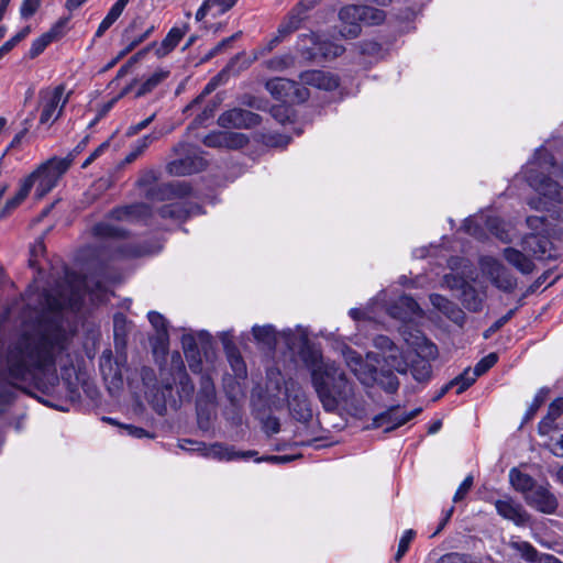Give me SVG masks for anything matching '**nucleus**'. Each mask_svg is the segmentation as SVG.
Wrapping results in <instances>:
<instances>
[{
    "label": "nucleus",
    "instance_id": "17",
    "mask_svg": "<svg viewBox=\"0 0 563 563\" xmlns=\"http://www.w3.org/2000/svg\"><path fill=\"white\" fill-rule=\"evenodd\" d=\"M398 411L399 406L390 407L388 410L374 418L373 427L382 428L384 432H390L415 418L421 409L417 408L405 415H398Z\"/></svg>",
    "mask_w": 563,
    "mask_h": 563
},
{
    "label": "nucleus",
    "instance_id": "25",
    "mask_svg": "<svg viewBox=\"0 0 563 563\" xmlns=\"http://www.w3.org/2000/svg\"><path fill=\"white\" fill-rule=\"evenodd\" d=\"M418 303L410 296H400L397 301L388 308V313L402 321L410 319L412 316L420 314Z\"/></svg>",
    "mask_w": 563,
    "mask_h": 563
},
{
    "label": "nucleus",
    "instance_id": "3",
    "mask_svg": "<svg viewBox=\"0 0 563 563\" xmlns=\"http://www.w3.org/2000/svg\"><path fill=\"white\" fill-rule=\"evenodd\" d=\"M529 186L534 189L543 200H530L532 208L548 209V205L563 203V187L551 176L563 175V163L558 166L553 156L547 148L540 147L534 152L533 157L521 170Z\"/></svg>",
    "mask_w": 563,
    "mask_h": 563
},
{
    "label": "nucleus",
    "instance_id": "62",
    "mask_svg": "<svg viewBox=\"0 0 563 563\" xmlns=\"http://www.w3.org/2000/svg\"><path fill=\"white\" fill-rule=\"evenodd\" d=\"M360 48L362 54L371 56H379L383 49L380 44L374 41L363 42Z\"/></svg>",
    "mask_w": 563,
    "mask_h": 563
},
{
    "label": "nucleus",
    "instance_id": "50",
    "mask_svg": "<svg viewBox=\"0 0 563 563\" xmlns=\"http://www.w3.org/2000/svg\"><path fill=\"white\" fill-rule=\"evenodd\" d=\"M93 234L100 238H119L123 234V231L109 223H98L93 228Z\"/></svg>",
    "mask_w": 563,
    "mask_h": 563
},
{
    "label": "nucleus",
    "instance_id": "59",
    "mask_svg": "<svg viewBox=\"0 0 563 563\" xmlns=\"http://www.w3.org/2000/svg\"><path fill=\"white\" fill-rule=\"evenodd\" d=\"M229 360L234 374L238 377H243L246 373V369L242 357L239 354H235L234 352H229Z\"/></svg>",
    "mask_w": 563,
    "mask_h": 563
},
{
    "label": "nucleus",
    "instance_id": "30",
    "mask_svg": "<svg viewBox=\"0 0 563 563\" xmlns=\"http://www.w3.org/2000/svg\"><path fill=\"white\" fill-rule=\"evenodd\" d=\"M374 346L380 350L384 354H386L387 360H391V366H394L399 373H406V368L400 366V362H398V347L394 344V342L386 335H377L374 341Z\"/></svg>",
    "mask_w": 563,
    "mask_h": 563
},
{
    "label": "nucleus",
    "instance_id": "21",
    "mask_svg": "<svg viewBox=\"0 0 563 563\" xmlns=\"http://www.w3.org/2000/svg\"><path fill=\"white\" fill-rule=\"evenodd\" d=\"M216 400V389L211 377L203 374L200 379V388L197 396V411L199 417V424L201 428H207L202 422V415L207 411L208 407L213 405Z\"/></svg>",
    "mask_w": 563,
    "mask_h": 563
},
{
    "label": "nucleus",
    "instance_id": "32",
    "mask_svg": "<svg viewBox=\"0 0 563 563\" xmlns=\"http://www.w3.org/2000/svg\"><path fill=\"white\" fill-rule=\"evenodd\" d=\"M136 23L133 22L124 32V40L126 42L125 48L120 53L119 58L123 57L129 52L133 51L137 45L145 41L154 31V25L148 26L141 34H133Z\"/></svg>",
    "mask_w": 563,
    "mask_h": 563
},
{
    "label": "nucleus",
    "instance_id": "14",
    "mask_svg": "<svg viewBox=\"0 0 563 563\" xmlns=\"http://www.w3.org/2000/svg\"><path fill=\"white\" fill-rule=\"evenodd\" d=\"M361 5H345L339 12L341 21L340 34L345 38H355L361 33L362 23Z\"/></svg>",
    "mask_w": 563,
    "mask_h": 563
},
{
    "label": "nucleus",
    "instance_id": "33",
    "mask_svg": "<svg viewBox=\"0 0 563 563\" xmlns=\"http://www.w3.org/2000/svg\"><path fill=\"white\" fill-rule=\"evenodd\" d=\"M410 373L417 382L424 383L428 382L431 377L432 366L427 358L420 357V355H418L415 360L411 361Z\"/></svg>",
    "mask_w": 563,
    "mask_h": 563
},
{
    "label": "nucleus",
    "instance_id": "47",
    "mask_svg": "<svg viewBox=\"0 0 563 563\" xmlns=\"http://www.w3.org/2000/svg\"><path fill=\"white\" fill-rule=\"evenodd\" d=\"M476 380V374H471V368H465L462 374L451 380L453 387L457 386L456 393L462 394Z\"/></svg>",
    "mask_w": 563,
    "mask_h": 563
},
{
    "label": "nucleus",
    "instance_id": "23",
    "mask_svg": "<svg viewBox=\"0 0 563 563\" xmlns=\"http://www.w3.org/2000/svg\"><path fill=\"white\" fill-rule=\"evenodd\" d=\"M113 219L119 221L137 222L151 216V208L143 202L117 208L111 211Z\"/></svg>",
    "mask_w": 563,
    "mask_h": 563
},
{
    "label": "nucleus",
    "instance_id": "45",
    "mask_svg": "<svg viewBox=\"0 0 563 563\" xmlns=\"http://www.w3.org/2000/svg\"><path fill=\"white\" fill-rule=\"evenodd\" d=\"M156 140V136L148 134L137 140L133 150L126 155L125 163L134 162L148 146L152 142Z\"/></svg>",
    "mask_w": 563,
    "mask_h": 563
},
{
    "label": "nucleus",
    "instance_id": "2",
    "mask_svg": "<svg viewBox=\"0 0 563 563\" xmlns=\"http://www.w3.org/2000/svg\"><path fill=\"white\" fill-rule=\"evenodd\" d=\"M311 384L327 412H336L340 408L358 411L361 399L354 384L345 372L331 361H321L311 365Z\"/></svg>",
    "mask_w": 563,
    "mask_h": 563
},
{
    "label": "nucleus",
    "instance_id": "29",
    "mask_svg": "<svg viewBox=\"0 0 563 563\" xmlns=\"http://www.w3.org/2000/svg\"><path fill=\"white\" fill-rule=\"evenodd\" d=\"M318 44H320V36L316 33L300 34L297 41V51L305 59L317 60L319 58Z\"/></svg>",
    "mask_w": 563,
    "mask_h": 563
},
{
    "label": "nucleus",
    "instance_id": "28",
    "mask_svg": "<svg viewBox=\"0 0 563 563\" xmlns=\"http://www.w3.org/2000/svg\"><path fill=\"white\" fill-rule=\"evenodd\" d=\"M430 301L435 309L441 311L453 322L462 323L464 321V312L457 307L456 303L443 297L442 295H430Z\"/></svg>",
    "mask_w": 563,
    "mask_h": 563
},
{
    "label": "nucleus",
    "instance_id": "44",
    "mask_svg": "<svg viewBox=\"0 0 563 563\" xmlns=\"http://www.w3.org/2000/svg\"><path fill=\"white\" fill-rule=\"evenodd\" d=\"M221 137L223 146L229 148H241L249 142L245 134L236 132H222Z\"/></svg>",
    "mask_w": 563,
    "mask_h": 563
},
{
    "label": "nucleus",
    "instance_id": "15",
    "mask_svg": "<svg viewBox=\"0 0 563 563\" xmlns=\"http://www.w3.org/2000/svg\"><path fill=\"white\" fill-rule=\"evenodd\" d=\"M345 361L350 369L357 379L363 384L371 386L377 379V369L373 364L364 361L355 351L349 350L345 353Z\"/></svg>",
    "mask_w": 563,
    "mask_h": 563
},
{
    "label": "nucleus",
    "instance_id": "64",
    "mask_svg": "<svg viewBox=\"0 0 563 563\" xmlns=\"http://www.w3.org/2000/svg\"><path fill=\"white\" fill-rule=\"evenodd\" d=\"M549 446L553 454L563 456V432L552 435Z\"/></svg>",
    "mask_w": 563,
    "mask_h": 563
},
{
    "label": "nucleus",
    "instance_id": "13",
    "mask_svg": "<svg viewBox=\"0 0 563 563\" xmlns=\"http://www.w3.org/2000/svg\"><path fill=\"white\" fill-rule=\"evenodd\" d=\"M252 333L257 343L268 349H274L276 346L279 336L285 340V343L291 350L295 349L297 344V338L290 329L285 330L282 333H277L275 328L271 324L254 325L252 328Z\"/></svg>",
    "mask_w": 563,
    "mask_h": 563
},
{
    "label": "nucleus",
    "instance_id": "54",
    "mask_svg": "<svg viewBox=\"0 0 563 563\" xmlns=\"http://www.w3.org/2000/svg\"><path fill=\"white\" fill-rule=\"evenodd\" d=\"M545 397H547V391H544L543 389H541L537 393V395L533 398V401L529 406V408L523 417V422H527L533 418V416L536 415L538 409L544 402Z\"/></svg>",
    "mask_w": 563,
    "mask_h": 563
},
{
    "label": "nucleus",
    "instance_id": "49",
    "mask_svg": "<svg viewBox=\"0 0 563 563\" xmlns=\"http://www.w3.org/2000/svg\"><path fill=\"white\" fill-rule=\"evenodd\" d=\"M498 361V356L496 353H489L485 357H483L473 369H471V374H476V378L481 375L485 374L488 369H490Z\"/></svg>",
    "mask_w": 563,
    "mask_h": 563
},
{
    "label": "nucleus",
    "instance_id": "40",
    "mask_svg": "<svg viewBox=\"0 0 563 563\" xmlns=\"http://www.w3.org/2000/svg\"><path fill=\"white\" fill-rule=\"evenodd\" d=\"M294 64L295 57L291 54L275 56L265 62L266 68L273 71H282L294 66Z\"/></svg>",
    "mask_w": 563,
    "mask_h": 563
},
{
    "label": "nucleus",
    "instance_id": "20",
    "mask_svg": "<svg viewBox=\"0 0 563 563\" xmlns=\"http://www.w3.org/2000/svg\"><path fill=\"white\" fill-rule=\"evenodd\" d=\"M170 372L174 376V382L178 384L180 398L190 399L194 394L195 386L186 373L179 352H174L170 356Z\"/></svg>",
    "mask_w": 563,
    "mask_h": 563
},
{
    "label": "nucleus",
    "instance_id": "19",
    "mask_svg": "<svg viewBox=\"0 0 563 563\" xmlns=\"http://www.w3.org/2000/svg\"><path fill=\"white\" fill-rule=\"evenodd\" d=\"M495 508L504 519L512 521L516 526H526L530 520V515L523 506L516 503L512 498L498 499L495 501Z\"/></svg>",
    "mask_w": 563,
    "mask_h": 563
},
{
    "label": "nucleus",
    "instance_id": "27",
    "mask_svg": "<svg viewBox=\"0 0 563 563\" xmlns=\"http://www.w3.org/2000/svg\"><path fill=\"white\" fill-rule=\"evenodd\" d=\"M550 244L547 236L539 233H531L523 238L521 246L522 250L532 257L541 258L548 253Z\"/></svg>",
    "mask_w": 563,
    "mask_h": 563
},
{
    "label": "nucleus",
    "instance_id": "5",
    "mask_svg": "<svg viewBox=\"0 0 563 563\" xmlns=\"http://www.w3.org/2000/svg\"><path fill=\"white\" fill-rule=\"evenodd\" d=\"M84 286L87 285L77 280L75 276L66 274L63 285L42 294V309L52 312L66 308L76 309L81 301Z\"/></svg>",
    "mask_w": 563,
    "mask_h": 563
},
{
    "label": "nucleus",
    "instance_id": "51",
    "mask_svg": "<svg viewBox=\"0 0 563 563\" xmlns=\"http://www.w3.org/2000/svg\"><path fill=\"white\" fill-rule=\"evenodd\" d=\"M438 563H481L470 554L451 552L442 555Z\"/></svg>",
    "mask_w": 563,
    "mask_h": 563
},
{
    "label": "nucleus",
    "instance_id": "55",
    "mask_svg": "<svg viewBox=\"0 0 563 563\" xmlns=\"http://www.w3.org/2000/svg\"><path fill=\"white\" fill-rule=\"evenodd\" d=\"M159 212H161V216L164 218L169 217V218L179 219L184 216L185 210L180 203L176 202V203H170V205H166V206L162 207Z\"/></svg>",
    "mask_w": 563,
    "mask_h": 563
},
{
    "label": "nucleus",
    "instance_id": "63",
    "mask_svg": "<svg viewBox=\"0 0 563 563\" xmlns=\"http://www.w3.org/2000/svg\"><path fill=\"white\" fill-rule=\"evenodd\" d=\"M41 0H24L20 9L21 15L25 19L32 16L38 9Z\"/></svg>",
    "mask_w": 563,
    "mask_h": 563
},
{
    "label": "nucleus",
    "instance_id": "56",
    "mask_svg": "<svg viewBox=\"0 0 563 563\" xmlns=\"http://www.w3.org/2000/svg\"><path fill=\"white\" fill-rule=\"evenodd\" d=\"M515 310H509L505 316L496 320L485 332L484 338L488 339L497 332L499 329H501L514 316Z\"/></svg>",
    "mask_w": 563,
    "mask_h": 563
},
{
    "label": "nucleus",
    "instance_id": "26",
    "mask_svg": "<svg viewBox=\"0 0 563 563\" xmlns=\"http://www.w3.org/2000/svg\"><path fill=\"white\" fill-rule=\"evenodd\" d=\"M563 415V398H558L549 406L548 415L539 423V433L549 434L552 430H563L558 419Z\"/></svg>",
    "mask_w": 563,
    "mask_h": 563
},
{
    "label": "nucleus",
    "instance_id": "37",
    "mask_svg": "<svg viewBox=\"0 0 563 563\" xmlns=\"http://www.w3.org/2000/svg\"><path fill=\"white\" fill-rule=\"evenodd\" d=\"M345 48L340 45L328 41H322L320 38V44H318V53L319 57L323 59H333L344 53Z\"/></svg>",
    "mask_w": 563,
    "mask_h": 563
},
{
    "label": "nucleus",
    "instance_id": "42",
    "mask_svg": "<svg viewBox=\"0 0 563 563\" xmlns=\"http://www.w3.org/2000/svg\"><path fill=\"white\" fill-rule=\"evenodd\" d=\"M168 76V71L156 70L140 86L136 97H141L152 91L159 82Z\"/></svg>",
    "mask_w": 563,
    "mask_h": 563
},
{
    "label": "nucleus",
    "instance_id": "9",
    "mask_svg": "<svg viewBox=\"0 0 563 563\" xmlns=\"http://www.w3.org/2000/svg\"><path fill=\"white\" fill-rule=\"evenodd\" d=\"M481 268L492 284L504 292H512L517 287V278L498 260L485 256L481 258Z\"/></svg>",
    "mask_w": 563,
    "mask_h": 563
},
{
    "label": "nucleus",
    "instance_id": "8",
    "mask_svg": "<svg viewBox=\"0 0 563 563\" xmlns=\"http://www.w3.org/2000/svg\"><path fill=\"white\" fill-rule=\"evenodd\" d=\"M265 88L275 99L283 102L300 103L309 98V90L306 87L286 78L267 80Z\"/></svg>",
    "mask_w": 563,
    "mask_h": 563
},
{
    "label": "nucleus",
    "instance_id": "34",
    "mask_svg": "<svg viewBox=\"0 0 563 563\" xmlns=\"http://www.w3.org/2000/svg\"><path fill=\"white\" fill-rule=\"evenodd\" d=\"M32 184L30 180H24L13 198L7 201L4 208L0 211V217L4 218L10 214L21 202L27 197Z\"/></svg>",
    "mask_w": 563,
    "mask_h": 563
},
{
    "label": "nucleus",
    "instance_id": "16",
    "mask_svg": "<svg viewBox=\"0 0 563 563\" xmlns=\"http://www.w3.org/2000/svg\"><path fill=\"white\" fill-rule=\"evenodd\" d=\"M314 0H302L299 2L279 24L277 33L287 36L298 30L308 18V11L314 7Z\"/></svg>",
    "mask_w": 563,
    "mask_h": 563
},
{
    "label": "nucleus",
    "instance_id": "58",
    "mask_svg": "<svg viewBox=\"0 0 563 563\" xmlns=\"http://www.w3.org/2000/svg\"><path fill=\"white\" fill-rule=\"evenodd\" d=\"M473 481L474 479H473L472 475H468L464 478V481L461 483V485L459 486V488L456 489V492L453 496L454 503L461 501L468 494V492L471 490V488L473 486Z\"/></svg>",
    "mask_w": 563,
    "mask_h": 563
},
{
    "label": "nucleus",
    "instance_id": "36",
    "mask_svg": "<svg viewBox=\"0 0 563 563\" xmlns=\"http://www.w3.org/2000/svg\"><path fill=\"white\" fill-rule=\"evenodd\" d=\"M147 318L152 327L157 332V339L161 343H165L168 339L167 320L157 311H150Z\"/></svg>",
    "mask_w": 563,
    "mask_h": 563
},
{
    "label": "nucleus",
    "instance_id": "18",
    "mask_svg": "<svg viewBox=\"0 0 563 563\" xmlns=\"http://www.w3.org/2000/svg\"><path fill=\"white\" fill-rule=\"evenodd\" d=\"M526 503L543 514H554L558 508L556 497L543 485H537L525 498Z\"/></svg>",
    "mask_w": 563,
    "mask_h": 563
},
{
    "label": "nucleus",
    "instance_id": "6",
    "mask_svg": "<svg viewBox=\"0 0 563 563\" xmlns=\"http://www.w3.org/2000/svg\"><path fill=\"white\" fill-rule=\"evenodd\" d=\"M75 159L74 154L63 158H53L41 165L24 180H30L35 186V198L42 199L58 183L60 177L68 170Z\"/></svg>",
    "mask_w": 563,
    "mask_h": 563
},
{
    "label": "nucleus",
    "instance_id": "43",
    "mask_svg": "<svg viewBox=\"0 0 563 563\" xmlns=\"http://www.w3.org/2000/svg\"><path fill=\"white\" fill-rule=\"evenodd\" d=\"M387 393H395L399 387V382L397 376L390 372H377V379L376 382Z\"/></svg>",
    "mask_w": 563,
    "mask_h": 563
},
{
    "label": "nucleus",
    "instance_id": "46",
    "mask_svg": "<svg viewBox=\"0 0 563 563\" xmlns=\"http://www.w3.org/2000/svg\"><path fill=\"white\" fill-rule=\"evenodd\" d=\"M487 227L489 231L496 235L500 241L508 242L510 241V234L506 229V224L499 220L498 218H489L487 220Z\"/></svg>",
    "mask_w": 563,
    "mask_h": 563
},
{
    "label": "nucleus",
    "instance_id": "48",
    "mask_svg": "<svg viewBox=\"0 0 563 563\" xmlns=\"http://www.w3.org/2000/svg\"><path fill=\"white\" fill-rule=\"evenodd\" d=\"M510 547L518 551L521 556L529 562H536L538 560V551L528 542L516 541L511 542Z\"/></svg>",
    "mask_w": 563,
    "mask_h": 563
},
{
    "label": "nucleus",
    "instance_id": "4",
    "mask_svg": "<svg viewBox=\"0 0 563 563\" xmlns=\"http://www.w3.org/2000/svg\"><path fill=\"white\" fill-rule=\"evenodd\" d=\"M71 93V90L66 91V86L64 84L48 86L38 91V128H51L60 119Z\"/></svg>",
    "mask_w": 563,
    "mask_h": 563
},
{
    "label": "nucleus",
    "instance_id": "24",
    "mask_svg": "<svg viewBox=\"0 0 563 563\" xmlns=\"http://www.w3.org/2000/svg\"><path fill=\"white\" fill-rule=\"evenodd\" d=\"M503 255L511 266L523 275L531 274L536 268V265L531 260L532 256L523 250L519 251L515 247H506L503 251Z\"/></svg>",
    "mask_w": 563,
    "mask_h": 563
},
{
    "label": "nucleus",
    "instance_id": "60",
    "mask_svg": "<svg viewBox=\"0 0 563 563\" xmlns=\"http://www.w3.org/2000/svg\"><path fill=\"white\" fill-rule=\"evenodd\" d=\"M170 191L169 185H155L147 189L146 197L148 199H157L162 200L166 197V195Z\"/></svg>",
    "mask_w": 563,
    "mask_h": 563
},
{
    "label": "nucleus",
    "instance_id": "31",
    "mask_svg": "<svg viewBox=\"0 0 563 563\" xmlns=\"http://www.w3.org/2000/svg\"><path fill=\"white\" fill-rule=\"evenodd\" d=\"M509 481L514 489L520 492L525 498L527 494L538 485L530 475L519 471L518 468H511L509 471Z\"/></svg>",
    "mask_w": 563,
    "mask_h": 563
},
{
    "label": "nucleus",
    "instance_id": "57",
    "mask_svg": "<svg viewBox=\"0 0 563 563\" xmlns=\"http://www.w3.org/2000/svg\"><path fill=\"white\" fill-rule=\"evenodd\" d=\"M188 366L192 373H200L202 368V361L199 350L185 353Z\"/></svg>",
    "mask_w": 563,
    "mask_h": 563
},
{
    "label": "nucleus",
    "instance_id": "7",
    "mask_svg": "<svg viewBox=\"0 0 563 563\" xmlns=\"http://www.w3.org/2000/svg\"><path fill=\"white\" fill-rule=\"evenodd\" d=\"M174 151L184 154V157L175 159L167 165V170L173 176H187L206 168V159L194 147L179 143Z\"/></svg>",
    "mask_w": 563,
    "mask_h": 563
},
{
    "label": "nucleus",
    "instance_id": "35",
    "mask_svg": "<svg viewBox=\"0 0 563 563\" xmlns=\"http://www.w3.org/2000/svg\"><path fill=\"white\" fill-rule=\"evenodd\" d=\"M184 34H185L184 30L178 29V27H173L168 32L166 37L163 40V42L161 43V46L156 49V54L158 56L167 55L170 51H173L177 46V44L179 43V41L181 40Z\"/></svg>",
    "mask_w": 563,
    "mask_h": 563
},
{
    "label": "nucleus",
    "instance_id": "39",
    "mask_svg": "<svg viewBox=\"0 0 563 563\" xmlns=\"http://www.w3.org/2000/svg\"><path fill=\"white\" fill-rule=\"evenodd\" d=\"M361 12L363 13L362 23H365L367 25H378L386 18L385 12L383 10L368 5H361Z\"/></svg>",
    "mask_w": 563,
    "mask_h": 563
},
{
    "label": "nucleus",
    "instance_id": "61",
    "mask_svg": "<svg viewBox=\"0 0 563 563\" xmlns=\"http://www.w3.org/2000/svg\"><path fill=\"white\" fill-rule=\"evenodd\" d=\"M283 38H284V36H280V35L277 33V35H276L274 38H272V40L267 43V45H266L265 47L261 48L258 52H256V53L254 54L253 59H251V60H246V62L244 63L243 68H247V67L252 64V62H253V60L257 59L260 56H262V55H264V54H266V53H269V52H271V51H272V49H273V48H274V47H275V46H276V45H277V44L283 40Z\"/></svg>",
    "mask_w": 563,
    "mask_h": 563
},
{
    "label": "nucleus",
    "instance_id": "22",
    "mask_svg": "<svg viewBox=\"0 0 563 563\" xmlns=\"http://www.w3.org/2000/svg\"><path fill=\"white\" fill-rule=\"evenodd\" d=\"M300 81L305 86H312L323 90H333L339 86L335 76L322 70H308L300 74Z\"/></svg>",
    "mask_w": 563,
    "mask_h": 563
},
{
    "label": "nucleus",
    "instance_id": "41",
    "mask_svg": "<svg viewBox=\"0 0 563 563\" xmlns=\"http://www.w3.org/2000/svg\"><path fill=\"white\" fill-rule=\"evenodd\" d=\"M56 30L53 29L34 40L30 48V57L34 58L38 56L47 47V45L52 43V41L56 37Z\"/></svg>",
    "mask_w": 563,
    "mask_h": 563
},
{
    "label": "nucleus",
    "instance_id": "53",
    "mask_svg": "<svg viewBox=\"0 0 563 563\" xmlns=\"http://www.w3.org/2000/svg\"><path fill=\"white\" fill-rule=\"evenodd\" d=\"M416 532L412 529L406 530L399 540L398 550L395 560L399 562L409 549V544L415 538Z\"/></svg>",
    "mask_w": 563,
    "mask_h": 563
},
{
    "label": "nucleus",
    "instance_id": "38",
    "mask_svg": "<svg viewBox=\"0 0 563 563\" xmlns=\"http://www.w3.org/2000/svg\"><path fill=\"white\" fill-rule=\"evenodd\" d=\"M126 319L122 313H115L113 317V333L115 346H124L126 335Z\"/></svg>",
    "mask_w": 563,
    "mask_h": 563
},
{
    "label": "nucleus",
    "instance_id": "11",
    "mask_svg": "<svg viewBox=\"0 0 563 563\" xmlns=\"http://www.w3.org/2000/svg\"><path fill=\"white\" fill-rule=\"evenodd\" d=\"M260 122L258 114L242 108L228 110L218 119V124L225 129H251L258 125Z\"/></svg>",
    "mask_w": 563,
    "mask_h": 563
},
{
    "label": "nucleus",
    "instance_id": "1",
    "mask_svg": "<svg viewBox=\"0 0 563 563\" xmlns=\"http://www.w3.org/2000/svg\"><path fill=\"white\" fill-rule=\"evenodd\" d=\"M69 336L57 320H43L24 329L8 345L0 364V407L9 404L24 384L35 382L41 375L62 363Z\"/></svg>",
    "mask_w": 563,
    "mask_h": 563
},
{
    "label": "nucleus",
    "instance_id": "12",
    "mask_svg": "<svg viewBox=\"0 0 563 563\" xmlns=\"http://www.w3.org/2000/svg\"><path fill=\"white\" fill-rule=\"evenodd\" d=\"M180 448L189 451H198L205 457L216 459L219 461H232L236 460L238 456V453L233 448L222 443L206 444L203 442L184 440Z\"/></svg>",
    "mask_w": 563,
    "mask_h": 563
},
{
    "label": "nucleus",
    "instance_id": "52",
    "mask_svg": "<svg viewBox=\"0 0 563 563\" xmlns=\"http://www.w3.org/2000/svg\"><path fill=\"white\" fill-rule=\"evenodd\" d=\"M463 297V302L468 310L476 312L482 309L483 300L478 298L473 288L465 289Z\"/></svg>",
    "mask_w": 563,
    "mask_h": 563
},
{
    "label": "nucleus",
    "instance_id": "10",
    "mask_svg": "<svg viewBox=\"0 0 563 563\" xmlns=\"http://www.w3.org/2000/svg\"><path fill=\"white\" fill-rule=\"evenodd\" d=\"M285 396L289 410L298 421H309L312 417L309 398L302 386L290 378L285 382Z\"/></svg>",
    "mask_w": 563,
    "mask_h": 563
}]
</instances>
